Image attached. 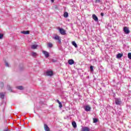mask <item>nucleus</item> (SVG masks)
Returning <instances> with one entry per match:
<instances>
[{
	"mask_svg": "<svg viewBox=\"0 0 131 131\" xmlns=\"http://www.w3.org/2000/svg\"><path fill=\"white\" fill-rule=\"evenodd\" d=\"M115 102L116 104V105H120L121 104V99L119 98H115Z\"/></svg>",
	"mask_w": 131,
	"mask_h": 131,
	"instance_id": "f257e3e1",
	"label": "nucleus"
},
{
	"mask_svg": "<svg viewBox=\"0 0 131 131\" xmlns=\"http://www.w3.org/2000/svg\"><path fill=\"white\" fill-rule=\"evenodd\" d=\"M60 33L62 34V35H65L66 34V33L65 32V30L62 28H58Z\"/></svg>",
	"mask_w": 131,
	"mask_h": 131,
	"instance_id": "f03ea898",
	"label": "nucleus"
},
{
	"mask_svg": "<svg viewBox=\"0 0 131 131\" xmlns=\"http://www.w3.org/2000/svg\"><path fill=\"white\" fill-rule=\"evenodd\" d=\"M53 71H48L46 72L45 75L47 76H52L53 75Z\"/></svg>",
	"mask_w": 131,
	"mask_h": 131,
	"instance_id": "7ed1b4c3",
	"label": "nucleus"
},
{
	"mask_svg": "<svg viewBox=\"0 0 131 131\" xmlns=\"http://www.w3.org/2000/svg\"><path fill=\"white\" fill-rule=\"evenodd\" d=\"M84 109L85 111L89 112L91 111V110L92 109V108L91 107V106H90V105H86L84 107Z\"/></svg>",
	"mask_w": 131,
	"mask_h": 131,
	"instance_id": "20e7f679",
	"label": "nucleus"
},
{
	"mask_svg": "<svg viewBox=\"0 0 131 131\" xmlns=\"http://www.w3.org/2000/svg\"><path fill=\"white\" fill-rule=\"evenodd\" d=\"M123 31L126 33V34H128V33H129V30L127 27H124L123 28Z\"/></svg>",
	"mask_w": 131,
	"mask_h": 131,
	"instance_id": "39448f33",
	"label": "nucleus"
},
{
	"mask_svg": "<svg viewBox=\"0 0 131 131\" xmlns=\"http://www.w3.org/2000/svg\"><path fill=\"white\" fill-rule=\"evenodd\" d=\"M53 38L55 39V40H58V42L61 43V39H60V37H59V36L56 35L55 36L53 37Z\"/></svg>",
	"mask_w": 131,
	"mask_h": 131,
	"instance_id": "423d86ee",
	"label": "nucleus"
},
{
	"mask_svg": "<svg viewBox=\"0 0 131 131\" xmlns=\"http://www.w3.org/2000/svg\"><path fill=\"white\" fill-rule=\"evenodd\" d=\"M42 53L45 55L46 58H49L50 57V54L47 51H43Z\"/></svg>",
	"mask_w": 131,
	"mask_h": 131,
	"instance_id": "0eeeda50",
	"label": "nucleus"
},
{
	"mask_svg": "<svg viewBox=\"0 0 131 131\" xmlns=\"http://www.w3.org/2000/svg\"><path fill=\"white\" fill-rule=\"evenodd\" d=\"M92 18L95 22H98V21H99V18H98V17L96 16V14H93Z\"/></svg>",
	"mask_w": 131,
	"mask_h": 131,
	"instance_id": "6e6552de",
	"label": "nucleus"
},
{
	"mask_svg": "<svg viewBox=\"0 0 131 131\" xmlns=\"http://www.w3.org/2000/svg\"><path fill=\"white\" fill-rule=\"evenodd\" d=\"M68 63L69 65H73L74 64V60L73 59H70L68 61Z\"/></svg>",
	"mask_w": 131,
	"mask_h": 131,
	"instance_id": "1a4fd4ad",
	"label": "nucleus"
},
{
	"mask_svg": "<svg viewBox=\"0 0 131 131\" xmlns=\"http://www.w3.org/2000/svg\"><path fill=\"white\" fill-rule=\"evenodd\" d=\"M44 128L46 131H50V128L49 127V126H48V125H47L46 124H44Z\"/></svg>",
	"mask_w": 131,
	"mask_h": 131,
	"instance_id": "9d476101",
	"label": "nucleus"
},
{
	"mask_svg": "<svg viewBox=\"0 0 131 131\" xmlns=\"http://www.w3.org/2000/svg\"><path fill=\"white\" fill-rule=\"evenodd\" d=\"M37 47H38V46L37 45H33L31 46V49H32V50H35V49H36Z\"/></svg>",
	"mask_w": 131,
	"mask_h": 131,
	"instance_id": "9b49d317",
	"label": "nucleus"
},
{
	"mask_svg": "<svg viewBox=\"0 0 131 131\" xmlns=\"http://www.w3.org/2000/svg\"><path fill=\"white\" fill-rule=\"evenodd\" d=\"M21 33H23V34H29L30 32L29 31H23L21 32Z\"/></svg>",
	"mask_w": 131,
	"mask_h": 131,
	"instance_id": "f8f14e48",
	"label": "nucleus"
},
{
	"mask_svg": "<svg viewBox=\"0 0 131 131\" xmlns=\"http://www.w3.org/2000/svg\"><path fill=\"white\" fill-rule=\"evenodd\" d=\"M0 98L4 99L5 98V93L3 92L0 93Z\"/></svg>",
	"mask_w": 131,
	"mask_h": 131,
	"instance_id": "ddd939ff",
	"label": "nucleus"
},
{
	"mask_svg": "<svg viewBox=\"0 0 131 131\" xmlns=\"http://www.w3.org/2000/svg\"><path fill=\"white\" fill-rule=\"evenodd\" d=\"M72 124L74 128H76L77 125H76V122H75V121L72 122Z\"/></svg>",
	"mask_w": 131,
	"mask_h": 131,
	"instance_id": "4468645a",
	"label": "nucleus"
},
{
	"mask_svg": "<svg viewBox=\"0 0 131 131\" xmlns=\"http://www.w3.org/2000/svg\"><path fill=\"white\" fill-rule=\"evenodd\" d=\"M123 55L120 53H119L117 55V58L118 59H120V58H121L122 57Z\"/></svg>",
	"mask_w": 131,
	"mask_h": 131,
	"instance_id": "2eb2a0df",
	"label": "nucleus"
},
{
	"mask_svg": "<svg viewBox=\"0 0 131 131\" xmlns=\"http://www.w3.org/2000/svg\"><path fill=\"white\" fill-rule=\"evenodd\" d=\"M31 56H32V57H36V56H37V53L34 52H32L31 53Z\"/></svg>",
	"mask_w": 131,
	"mask_h": 131,
	"instance_id": "dca6fc26",
	"label": "nucleus"
},
{
	"mask_svg": "<svg viewBox=\"0 0 131 131\" xmlns=\"http://www.w3.org/2000/svg\"><path fill=\"white\" fill-rule=\"evenodd\" d=\"M72 44L74 46V47H75V48H77V44H76V42H75V41H73L72 42Z\"/></svg>",
	"mask_w": 131,
	"mask_h": 131,
	"instance_id": "f3484780",
	"label": "nucleus"
},
{
	"mask_svg": "<svg viewBox=\"0 0 131 131\" xmlns=\"http://www.w3.org/2000/svg\"><path fill=\"white\" fill-rule=\"evenodd\" d=\"M63 17H64V18L68 17V12H65L63 14Z\"/></svg>",
	"mask_w": 131,
	"mask_h": 131,
	"instance_id": "a211bd4d",
	"label": "nucleus"
},
{
	"mask_svg": "<svg viewBox=\"0 0 131 131\" xmlns=\"http://www.w3.org/2000/svg\"><path fill=\"white\" fill-rule=\"evenodd\" d=\"M48 47L49 48H53V44L51 42L48 43Z\"/></svg>",
	"mask_w": 131,
	"mask_h": 131,
	"instance_id": "6ab92c4d",
	"label": "nucleus"
},
{
	"mask_svg": "<svg viewBox=\"0 0 131 131\" xmlns=\"http://www.w3.org/2000/svg\"><path fill=\"white\" fill-rule=\"evenodd\" d=\"M7 89L9 91H10V92H12V88L10 85H7Z\"/></svg>",
	"mask_w": 131,
	"mask_h": 131,
	"instance_id": "aec40b11",
	"label": "nucleus"
},
{
	"mask_svg": "<svg viewBox=\"0 0 131 131\" xmlns=\"http://www.w3.org/2000/svg\"><path fill=\"white\" fill-rule=\"evenodd\" d=\"M16 88H17L18 90H22L24 89L23 86H18L16 87Z\"/></svg>",
	"mask_w": 131,
	"mask_h": 131,
	"instance_id": "412c9836",
	"label": "nucleus"
},
{
	"mask_svg": "<svg viewBox=\"0 0 131 131\" xmlns=\"http://www.w3.org/2000/svg\"><path fill=\"white\" fill-rule=\"evenodd\" d=\"M0 88H1V89H3V88H4V83L3 82H0Z\"/></svg>",
	"mask_w": 131,
	"mask_h": 131,
	"instance_id": "4be33fe9",
	"label": "nucleus"
},
{
	"mask_svg": "<svg viewBox=\"0 0 131 131\" xmlns=\"http://www.w3.org/2000/svg\"><path fill=\"white\" fill-rule=\"evenodd\" d=\"M93 122H94V123H96V122H98V119L94 118V119H93Z\"/></svg>",
	"mask_w": 131,
	"mask_h": 131,
	"instance_id": "5701e85b",
	"label": "nucleus"
},
{
	"mask_svg": "<svg viewBox=\"0 0 131 131\" xmlns=\"http://www.w3.org/2000/svg\"><path fill=\"white\" fill-rule=\"evenodd\" d=\"M128 58L131 60V53H128Z\"/></svg>",
	"mask_w": 131,
	"mask_h": 131,
	"instance_id": "b1692460",
	"label": "nucleus"
},
{
	"mask_svg": "<svg viewBox=\"0 0 131 131\" xmlns=\"http://www.w3.org/2000/svg\"><path fill=\"white\" fill-rule=\"evenodd\" d=\"M90 70H91V71H92V72L94 71V67H93V66H91L90 67Z\"/></svg>",
	"mask_w": 131,
	"mask_h": 131,
	"instance_id": "393cba45",
	"label": "nucleus"
},
{
	"mask_svg": "<svg viewBox=\"0 0 131 131\" xmlns=\"http://www.w3.org/2000/svg\"><path fill=\"white\" fill-rule=\"evenodd\" d=\"M4 37V35L2 34H0V39H2Z\"/></svg>",
	"mask_w": 131,
	"mask_h": 131,
	"instance_id": "a878e982",
	"label": "nucleus"
},
{
	"mask_svg": "<svg viewBox=\"0 0 131 131\" xmlns=\"http://www.w3.org/2000/svg\"><path fill=\"white\" fill-rule=\"evenodd\" d=\"M59 108H62V103H59Z\"/></svg>",
	"mask_w": 131,
	"mask_h": 131,
	"instance_id": "bb28decb",
	"label": "nucleus"
},
{
	"mask_svg": "<svg viewBox=\"0 0 131 131\" xmlns=\"http://www.w3.org/2000/svg\"><path fill=\"white\" fill-rule=\"evenodd\" d=\"M5 65L7 67H9V63L7 62H5Z\"/></svg>",
	"mask_w": 131,
	"mask_h": 131,
	"instance_id": "cd10ccee",
	"label": "nucleus"
},
{
	"mask_svg": "<svg viewBox=\"0 0 131 131\" xmlns=\"http://www.w3.org/2000/svg\"><path fill=\"white\" fill-rule=\"evenodd\" d=\"M96 3H101V0H96Z\"/></svg>",
	"mask_w": 131,
	"mask_h": 131,
	"instance_id": "c85d7f7f",
	"label": "nucleus"
},
{
	"mask_svg": "<svg viewBox=\"0 0 131 131\" xmlns=\"http://www.w3.org/2000/svg\"><path fill=\"white\" fill-rule=\"evenodd\" d=\"M52 62H57V60H56L55 59H52Z\"/></svg>",
	"mask_w": 131,
	"mask_h": 131,
	"instance_id": "c756f323",
	"label": "nucleus"
},
{
	"mask_svg": "<svg viewBox=\"0 0 131 131\" xmlns=\"http://www.w3.org/2000/svg\"><path fill=\"white\" fill-rule=\"evenodd\" d=\"M56 101H57V103H58V104H60V103H61L60 102V101H59V100H58V99Z\"/></svg>",
	"mask_w": 131,
	"mask_h": 131,
	"instance_id": "7c9ffc66",
	"label": "nucleus"
},
{
	"mask_svg": "<svg viewBox=\"0 0 131 131\" xmlns=\"http://www.w3.org/2000/svg\"><path fill=\"white\" fill-rule=\"evenodd\" d=\"M101 16H104V13H101Z\"/></svg>",
	"mask_w": 131,
	"mask_h": 131,
	"instance_id": "2f4dec72",
	"label": "nucleus"
},
{
	"mask_svg": "<svg viewBox=\"0 0 131 131\" xmlns=\"http://www.w3.org/2000/svg\"><path fill=\"white\" fill-rule=\"evenodd\" d=\"M52 3H54V2L55 1V0H51Z\"/></svg>",
	"mask_w": 131,
	"mask_h": 131,
	"instance_id": "473e14b6",
	"label": "nucleus"
}]
</instances>
